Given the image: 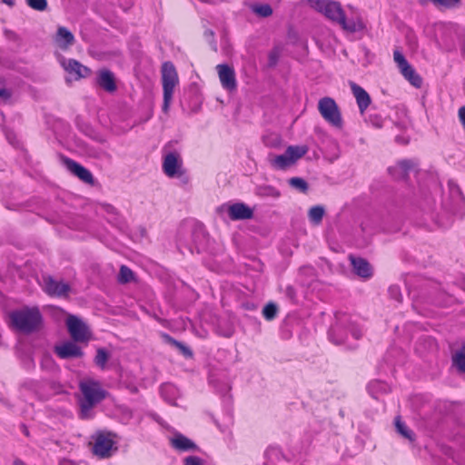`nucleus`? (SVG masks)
I'll list each match as a JSON object with an SVG mask.
<instances>
[{"instance_id": "4468645a", "label": "nucleus", "mask_w": 465, "mask_h": 465, "mask_svg": "<svg viewBox=\"0 0 465 465\" xmlns=\"http://www.w3.org/2000/svg\"><path fill=\"white\" fill-rule=\"evenodd\" d=\"M44 290L51 296H65L70 291V286L64 282L47 276L44 277Z\"/></svg>"}, {"instance_id": "a211bd4d", "label": "nucleus", "mask_w": 465, "mask_h": 465, "mask_svg": "<svg viewBox=\"0 0 465 465\" xmlns=\"http://www.w3.org/2000/svg\"><path fill=\"white\" fill-rule=\"evenodd\" d=\"M96 84L108 93H113L116 90L114 75L110 70L107 69H103L98 72Z\"/></svg>"}, {"instance_id": "f8f14e48", "label": "nucleus", "mask_w": 465, "mask_h": 465, "mask_svg": "<svg viewBox=\"0 0 465 465\" xmlns=\"http://www.w3.org/2000/svg\"><path fill=\"white\" fill-rule=\"evenodd\" d=\"M59 63L69 74L74 75V80L85 78L91 74V70L74 59H66L60 55Z\"/></svg>"}, {"instance_id": "ddd939ff", "label": "nucleus", "mask_w": 465, "mask_h": 465, "mask_svg": "<svg viewBox=\"0 0 465 465\" xmlns=\"http://www.w3.org/2000/svg\"><path fill=\"white\" fill-rule=\"evenodd\" d=\"M216 70L222 86L229 92L235 91L237 84L233 68L227 64H218Z\"/></svg>"}, {"instance_id": "423d86ee", "label": "nucleus", "mask_w": 465, "mask_h": 465, "mask_svg": "<svg viewBox=\"0 0 465 465\" xmlns=\"http://www.w3.org/2000/svg\"><path fill=\"white\" fill-rule=\"evenodd\" d=\"M318 110L328 124L338 129L342 128L343 121L341 113L334 99L327 96L320 99L318 102Z\"/></svg>"}, {"instance_id": "bb28decb", "label": "nucleus", "mask_w": 465, "mask_h": 465, "mask_svg": "<svg viewBox=\"0 0 465 465\" xmlns=\"http://www.w3.org/2000/svg\"><path fill=\"white\" fill-rule=\"evenodd\" d=\"M394 423L396 430L399 434L411 441L413 440V432L406 426L403 421H401V417H396Z\"/></svg>"}, {"instance_id": "393cba45", "label": "nucleus", "mask_w": 465, "mask_h": 465, "mask_svg": "<svg viewBox=\"0 0 465 465\" xmlns=\"http://www.w3.org/2000/svg\"><path fill=\"white\" fill-rule=\"evenodd\" d=\"M290 159L292 163H294L297 160L301 159L303 155H305L308 152V146L306 145H291L286 149Z\"/></svg>"}, {"instance_id": "37998d69", "label": "nucleus", "mask_w": 465, "mask_h": 465, "mask_svg": "<svg viewBox=\"0 0 465 465\" xmlns=\"http://www.w3.org/2000/svg\"><path fill=\"white\" fill-rule=\"evenodd\" d=\"M3 3L6 4L9 6H13L15 5L14 0H2Z\"/></svg>"}, {"instance_id": "2f4dec72", "label": "nucleus", "mask_w": 465, "mask_h": 465, "mask_svg": "<svg viewBox=\"0 0 465 465\" xmlns=\"http://www.w3.org/2000/svg\"><path fill=\"white\" fill-rule=\"evenodd\" d=\"M109 360V354L104 348H99L96 351L94 362L97 366L104 369L107 361Z\"/></svg>"}, {"instance_id": "7ed1b4c3", "label": "nucleus", "mask_w": 465, "mask_h": 465, "mask_svg": "<svg viewBox=\"0 0 465 465\" xmlns=\"http://www.w3.org/2000/svg\"><path fill=\"white\" fill-rule=\"evenodd\" d=\"M348 331L351 333L355 340L361 337V331L351 315L345 312L336 313L335 323L329 332L330 339L335 344H341L345 341Z\"/></svg>"}, {"instance_id": "f257e3e1", "label": "nucleus", "mask_w": 465, "mask_h": 465, "mask_svg": "<svg viewBox=\"0 0 465 465\" xmlns=\"http://www.w3.org/2000/svg\"><path fill=\"white\" fill-rule=\"evenodd\" d=\"M312 8L323 14L331 22L338 24L344 31L355 33L363 28L360 19L347 18L339 2L332 0H308Z\"/></svg>"}, {"instance_id": "9d476101", "label": "nucleus", "mask_w": 465, "mask_h": 465, "mask_svg": "<svg viewBox=\"0 0 465 465\" xmlns=\"http://www.w3.org/2000/svg\"><path fill=\"white\" fill-rule=\"evenodd\" d=\"M218 211L226 212L232 221L249 220L253 217V210L243 203L222 205Z\"/></svg>"}, {"instance_id": "473e14b6", "label": "nucleus", "mask_w": 465, "mask_h": 465, "mask_svg": "<svg viewBox=\"0 0 465 465\" xmlns=\"http://www.w3.org/2000/svg\"><path fill=\"white\" fill-rule=\"evenodd\" d=\"M289 184L302 193H305L308 190V183L305 180L300 177L291 178L289 180Z\"/></svg>"}, {"instance_id": "f03ea898", "label": "nucleus", "mask_w": 465, "mask_h": 465, "mask_svg": "<svg viewBox=\"0 0 465 465\" xmlns=\"http://www.w3.org/2000/svg\"><path fill=\"white\" fill-rule=\"evenodd\" d=\"M12 325L21 332L32 333L40 329L42 315L36 307H25L10 313Z\"/></svg>"}, {"instance_id": "1a4fd4ad", "label": "nucleus", "mask_w": 465, "mask_h": 465, "mask_svg": "<svg viewBox=\"0 0 465 465\" xmlns=\"http://www.w3.org/2000/svg\"><path fill=\"white\" fill-rule=\"evenodd\" d=\"M393 59L405 79H407L413 86L420 87L422 84L420 76L415 72L399 50L394 51Z\"/></svg>"}, {"instance_id": "ea45409f", "label": "nucleus", "mask_w": 465, "mask_h": 465, "mask_svg": "<svg viewBox=\"0 0 465 465\" xmlns=\"http://www.w3.org/2000/svg\"><path fill=\"white\" fill-rule=\"evenodd\" d=\"M10 95L11 94L7 89L0 86V98L8 99Z\"/></svg>"}, {"instance_id": "58836bf2", "label": "nucleus", "mask_w": 465, "mask_h": 465, "mask_svg": "<svg viewBox=\"0 0 465 465\" xmlns=\"http://www.w3.org/2000/svg\"><path fill=\"white\" fill-rule=\"evenodd\" d=\"M458 116L461 125L463 126V128H465V106H461L459 109Z\"/></svg>"}, {"instance_id": "2eb2a0df", "label": "nucleus", "mask_w": 465, "mask_h": 465, "mask_svg": "<svg viewBox=\"0 0 465 465\" xmlns=\"http://www.w3.org/2000/svg\"><path fill=\"white\" fill-rule=\"evenodd\" d=\"M418 163L415 160H402L395 166L390 167L389 172L395 179H406L411 171H416Z\"/></svg>"}, {"instance_id": "f704fd0d", "label": "nucleus", "mask_w": 465, "mask_h": 465, "mask_svg": "<svg viewBox=\"0 0 465 465\" xmlns=\"http://www.w3.org/2000/svg\"><path fill=\"white\" fill-rule=\"evenodd\" d=\"M203 36L208 42L211 49L216 53L218 51V46L214 38V32L211 29H205L203 32Z\"/></svg>"}, {"instance_id": "9b49d317", "label": "nucleus", "mask_w": 465, "mask_h": 465, "mask_svg": "<svg viewBox=\"0 0 465 465\" xmlns=\"http://www.w3.org/2000/svg\"><path fill=\"white\" fill-rule=\"evenodd\" d=\"M163 173L168 177H180L183 174V161L180 154L171 152L164 155L163 163Z\"/></svg>"}, {"instance_id": "39448f33", "label": "nucleus", "mask_w": 465, "mask_h": 465, "mask_svg": "<svg viewBox=\"0 0 465 465\" xmlns=\"http://www.w3.org/2000/svg\"><path fill=\"white\" fill-rule=\"evenodd\" d=\"M80 390L84 395L81 401L83 415L86 414L95 404L105 398V391L97 381H85L80 383Z\"/></svg>"}, {"instance_id": "6ab92c4d", "label": "nucleus", "mask_w": 465, "mask_h": 465, "mask_svg": "<svg viewBox=\"0 0 465 465\" xmlns=\"http://www.w3.org/2000/svg\"><path fill=\"white\" fill-rule=\"evenodd\" d=\"M351 92L356 99L360 112L363 114L371 104V97L369 94L360 85L354 82H350Z\"/></svg>"}, {"instance_id": "c756f323", "label": "nucleus", "mask_w": 465, "mask_h": 465, "mask_svg": "<svg viewBox=\"0 0 465 465\" xmlns=\"http://www.w3.org/2000/svg\"><path fill=\"white\" fill-rule=\"evenodd\" d=\"M134 272L130 268H128L125 265H122L120 267V272H119V275H118V282L120 283H122V284L128 283L134 280Z\"/></svg>"}, {"instance_id": "6e6552de", "label": "nucleus", "mask_w": 465, "mask_h": 465, "mask_svg": "<svg viewBox=\"0 0 465 465\" xmlns=\"http://www.w3.org/2000/svg\"><path fill=\"white\" fill-rule=\"evenodd\" d=\"M66 325L71 338L75 342H87L91 339L89 327L81 319L74 315H69Z\"/></svg>"}, {"instance_id": "79ce46f5", "label": "nucleus", "mask_w": 465, "mask_h": 465, "mask_svg": "<svg viewBox=\"0 0 465 465\" xmlns=\"http://www.w3.org/2000/svg\"><path fill=\"white\" fill-rule=\"evenodd\" d=\"M223 51L225 52L226 54H229L231 53V46L229 44H226L224 46H223Z\"/></svg>"}, {"instance_id": "aec40b11", "label": "nucleus", "mask_w": 465, "mask_h": 465, "mask_svg": "<svg viewBox=\"0 0 465 465\" xmlns=\"http://www.w3.org/2000/svg\"><path fill=\"white\" fill-rule=\"evenodd\" d=\"M54 39L57 45L63 50L68 49L69 46L73 45L74 43V35L67 28L63 26L57 29Z\"/></svg>"}, {"instance_id": "cd10ccee", "label": "nucleus", "mask_w": 465, "mask_h": 465, "mask_svg": "<svg viewBox=\"0 0 465 465\" xmlns=\"http://www.w3.org/2000/svg\"><path fill=\"white\" fill-rule=\"evenodd\" d=\"M452 361L460 372L465 373V345L453 354Z\"/></svg>"}, {"instance_id": "f3484780", "label": "nucleus", "mask_w": 465, "mask_h": 465, "mask_svg": "<svg viewBox=\"0 0 465 465\" xmlns=\"http://www.w3.org/2000/svg\"><path fill=\"white\" fill-rule=\"evenodd\" d=\"M64 164L81 181L88 184H94V177L89 170L71 159H65Z\"/></svg>"}, {"instance_id": "20e7f679", "label": "nucleus", "mask_w": 465, "mask_h": 465, "mask_svg": "<svg viewBox=\"0 0 465 465\" xmlns=\"http://www.w3.org/2000/svg\"><path fill=\"white\" fill-rule=\"evenodd\" d=\"M161 73L163 91V111L166 113L169 110L174 88L178 84L179 79L176 69L171 62L163 64Z\"/></svg>"}, {"instance_id": "4c0bfd02", "label": "nucleus", "mask_w": 465, "mask_h": 465, "mask_svg": "<svg viewBox=\"0 0 465 465\" xmlns=\"http://www.w3.org/2000/svg\"><path fill=\"white\" fill-rule=\"evenodd\" d=\"M184 465H204V461L196 456H189L183 460Z\"/></svg>"}, {"instance_id": "412c9836", "label": "nucleus", "mask_w": 465, "mask_h": 465, "mask_svg": "<svg viewBox=\"0 0 465 465\" xmlns=\"http://www.w3.org/2000/svg\"><path fill=\"white\" fill-rule=\"evenodd\" d=\"M350 260L357 275L362 278H368L371 275V265L366 260L353 256H350Z\"/></svg>"}, {"instance_id": "b1692460", "label": "nucleus", "mask_w": 465, "mask_h": 465, "mask_svg": "<svg viewBox=\"0 0 465 465\" xmlns=\"http://www.w3.org/2000/svg\"><path fill=\"white\" fill-rule=\"evenodd\" d=\"M264 458V465H276L284 459V456L279 448L272 446L265 450Z\"/></svg>"}, {"instance_id": "c03bdc74", "label": "nucleus", "mask_w": 465, "mask_h": 465, "mask_svg": "<svg viewBox=\"0 0 465 465\" xmlns=\"http://www.w3.org/2000/svg\"><path fill=\"white\" fill-rule=\"evenodd\" d=\"M14 465H26L23 460L16 459L14 461Z\"/></svg>"}, {"instance_id": "c9c22d12", "label": "nucleus", "mask_w": 465, "mask_h": 465, "mask_svg": "<svg viewBox=\"0 0 465 465\" xmlns=\"http://www.w3.org/2000/svg\"><path fill=\"white\" fill-rule=\"evenodd\" d=\"M257 194L261 196L278 197L280 193L272 186H263L257 189Z\"/></svg>"}, {"instance_id": "5701e85b", "label": "nucleus", "mask_w": 465, "mask_h": 465, "mask_svg": "<svg viewBox=\"0 0 465 465\" xmlns=\"http://www.w3.org/2000/svg\"><path fill=\"white\" fill-rule=\"evenodd\" d=\"M269 162L273 168L278 170H284L293 164L286 151L280 155L270 154Z\"/></svg>"}, {"instance_id": "4be33fe9", "label": "nucleus", "mask_w": 465, "mask_h": 465, "mask_svg": "<svg viewBox=\"0 0 465 465\" xmlns=\"http://www.w3.org/2000/svg\"><path fill=\"white\" fill-rule=\"evenodd\" d=\"M172 446L180 451L196 450V444L187 437L177 434L171 440Z\"/></svg>"}, {"instance_id": "c85d7f7f", "label": "nucleus", "mask_w": 465, "mask_h": 465, "mask_svg": "<svg viewBox=\"0 0 465 465\" xmlns=\"http://www.w3.org/2000/svg\"><path fill=\"white\" fill-rule=\"evenodd\" d=\"M251 8L254 14L261 17H268L272 14V8L268 4L253 5Z\"/></svg>"}, {"instance_id": "0eeeda50", "label": "nucleus", "mask_w": 465, "mask_h": 465, "mask_svg": "<svg viewBox=\"0 0 465 465\" xmlns=\"http://www.w3.org/2000/svg\"><path fill=\"white\" fill-rule=\"evenodd\" d=\"M115 434L109 431H99L93 436V453L101 458L106 459L111 457L112 450H116Z\"/></svg>"}, {"instance_id": "7c9ffc66", "label": "nucleus", "mask_w": 465, "mask_h": 465, "mask_svg": "<svg viewBox=\"0 0 465 465\" xmlns=\"http://www.w3.org/2000/svg\"><path fill=\"white\" fill-rule=\"evenodd\" d=\"M165 338H166V341L170 344L175 346L181 351V353L183 355H184L187 358H190L193 356L192 351L186 345L174 340L173 338L170 337L169 335H166Z\"/></svg>"}, {"instance_id": "e433bc0d", "label": "nucleus", "mask_w": 465, "mask_h": 465, "mask_svg": "<svg viewBox=\"0 0 465 465\" xmlns=\"http://www.w3.org/2000/svg\"><path fill=\"white\" fill-rule=\"evenodd\" d=\"M28 6L36 11H45L47 8L46 0H25Z\"/></svg>"}, {"instance_id": "dca6fc26", "label": "nucleus", "mask_w": 465, "mask_h": 465, "mask_svg": "<svg viewBox=\"0 0 465 465\" xmlns=\"http://www.w3.org/2000/svg\"><path fill=\"white\" fill-rule=\"evenodd\" d=\"M54 352L61 359L80 358L84 352L79 346L73 341H66L54 347Z\"/></svg>"}, {"instance_id": "a878e982", "label": "nucleus", "mask_w": 465, "mask_h": 465, "mask_svg": "<svg viewBox=\"0 0 465 465\" xmlns=\"http://www.w3.org/2000/svg\"><path fill=\"white\" fill-rule=\"evenodd\" d=\"M324 213H325V210L322 206L315 205V206H312L309 210L308 216H309L310 221L313 224L318 225L321 223V222L323 218Z\"/></svg>"}, {"instance_id": "a19ab883", "label": "nucleus", "mask_w": 465, "mask_h": 465, "mask_svg": "<svg viewBox=\"0 0 465 465\" xmlns=\"http://www.w3.org/2000/svg\"><path fill=\"white\" fill-rule=\"evenodd\" d=\"M59 465H76V463L69 459H62L59 461Z\"/></svg>"}, {"instance_id": "72a5a7b5", "label": "nucleus", "mask_w": 465, "mask_h": 465, "mask_svg": "<svg viewBox=\"0 0 465 465\" xmlns=\"http://www.w3.org/2000/svg\"><path fill=\"white\" fill-rule=\"evenodd\" d=\"M278 308L276 304L270 302L262 310V315L268 321L273 320L277 315Z\"/></svg>"}]
</instances>
